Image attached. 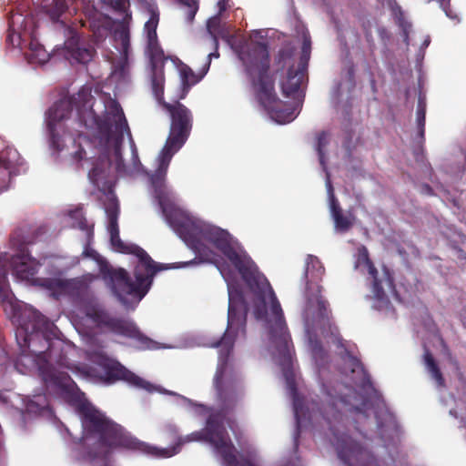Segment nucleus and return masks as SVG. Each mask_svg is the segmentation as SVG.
<instances>
[{"instance_id":"obj_37","label":"nucleus","mask_w":466,"mask_h":466,"mask_svg":"<svg viewBox=\"0 0 466 466\" xmlns=\"http://www.w3.org/2000/svg\"><path fill=\"white\" fill-rule=\"evenodd\" d=\"M100 174V169L97 167H94L88 173L89 178L92 180L94 184L98 183V177Z\"/></svg>"},{"instance_id":"obj_12","label":"nucleus","mask_w":466,"mask_h":466,"mask_svg":"<svg viewBox=\"0 0 466 466\" xmlns=\"http://www.w3.org/2000/svg\"><path fill=\"white\" fill-rule=\"evenodd\" d=\"M76 97L61 99L56 102L48 110L47 129L51 145L56 150H62L63 148L61 137L56 131L57 126H60L64 120L69 118L76 106Z\"/></svg>"},{"instance_id":"obj_8","label":"nucleus","mask_w":466,"mask_h":466,"mask_svg":"<svg viewBox=\"0 0 466 466\" xmlns=\"http://www.w3.org/2000/svg\"><path fill=\"white\" fill-rule=\"evenodd\" d=\"M77 410L81 415L84 429L90 434L97 435L99 444L104 447L137 451L155 458H169L178 453L185 442L181 437H177L176 444L171 447L152 446L133 437L89 402L79 404Z\"/></svg>"},{"instance_id":"obj_33","label":"nucleus","mask_w":466,"mask_h":466,"mask_svg":"<svg viewBox=\"0 0 466 466\" xmlns=\"http://www.w3.org/2000/svg\"><path fill=\"white\" fill-rule=\"evenodd\" d=\"M318 317L320 319H329L330 310L329 309V302L319 294L317 297Z\"/></svg>"},{"instance_id":"obj_13","label":"nucleus","mask_w":466,"mask_h":466,"mask_svg":"<svg viewBox=\"0 0 466 466\" xmlns=\"http://www.w3.org/2000/svg\"><path fill=\"white\" fill-rule=\"evenodd\" d=\"M104 368L105 380L106 382L112 383L122 380L150 393L157 390V387L155 385L131 372L117 361L106 360L104 363Z\"/></svg>"},{"instance_id":"obj_49","label":"nucleus","mask_w":466,"mask_h":466,"mask_svg":"<svg viewBox=\"0 0 466 466\" xmlns=\"http://www.w3.org/2000/svg\"><path fill=\"white\" fill-rule=\"evenodd\" d=\"M130 141H131L132 144H134L133 138H130ZM133 146L135 147V145H133Z\"/></svg>"},{"instance_id":"obj_25","label":"nucleus","mask_w":466,"mask_h":466,"mask_svg":"<svg viewBox=\"0 0 466 466\" xmlns=\"http://www.w3.org/2000/svg\"><path fill=\"white\" fill-rule=\"evenodd\" d=\"M106 213L108 219L107 230L109 234L119 232L118 228V214L119 208L116 202H111L106 207Z\"/></svg>"},{"instance_id":"obj_6","label":"nucleus","mask_w":466,"mask_h":466,"mask_svg":"<svg viewBox=\"0 0 466 466\" xmlns=\"http://www.w3.org/2000/svg\"><path fill=\"white\" fill-rule=\"evenodd\" d=\"M109 236L114 250L124 254H133L138 258V262L134 268L135 281L131 279L127 271L124 268L105 266L101 268V273L119 300L124 302L127 296H132L140 300L149 291L155 275L168 268V267L155 262L147 252L139 246L123 242L119 232L109 234Z\"/></svg>"},{"instance_id":"obj_1","label":"nucleus","mask_w":466,"mask_h":466,"mask_svg":"<svg viewBox=\"0 0 466 466\" xmlns=\"http://www.w3.org/2000/svg\"><path fill=\"white\" fill-rule=\"evenodd\" d=\"M167 198L158 205L166 218L167 224L178 237L198 256L208 258L212 251L208 243L217 248L238 271L242 279L258 299L255 305L254 314L257 319H265L268 338L274 346L280 363L289 366L292 359L293 346L288 327L284 319L283 310L276 294L267 278L259 272L251 258L243 250L236 248L231 244L230 235L228 231L193 219L176 208L168 209Z\"/></svg>"},{"instance_id":"obj_47","label":"nucleus","mask_w":466,"mask_h":466,"mask_svg":"<svg viewBox=\"0 0 466 466\" xmlns=\"http://www.w3.org/2000/svg\"><path fill=\"white\" fill-rule=\"evenodd\" d=\"M441 345L444 349H447V345L443 339H441Z\"/></svg>"},{"instance_id":"obj_31","label":"nucleus","mask_w":466,"mask_h":466,"mask_svg":"<svg viewBox=\"0 0 466 466\" xmlns=\"http://www.w3.org/2000/svg\"><path fill=\"white\" fill-rule=\"evenodd\" d=\"M113 8L119 15H123L125 21L131 19L132 15L129 10L130 2L129 0H112Z\"/></svg>"},{"instance_id":"obj_38","label":"nucleus","mask_w":466,"mask_h":466,"mask_svg":"<svg viewBox=\"0 0 466 466\" xmlns=\"http://www.w3.org/2000/svg\"><path fill=\"white\" fill-rule=\"evenodd\" d=\"M7 275L5 270L0 271V293H4L6 289Z\"/></svg>"},{"instance_id":"obj_29","label":"nucleus","mask_w":466,"mask_h":466,"mask_svg":"<svg viewBox=\"0 0 466 466\" xmlns=\"http://www.w3.org/2000/svg\"><path fill=\"white\" fill-rule=\"evenodd\" d=\"M425 116H426V104L423 100L419 99L417 111H416V120L418 125V135L421 140H424L425 135Z\"/></svg>"},{"instance_id":"obj_26","label":"nucleus","mask_w":466,"mask_h":466,"mask_svg":"<svg viewBox=\"0 0 466 466\" xmlns=\"http://www.w3.org/2000/svg\"><path fill=\"white\" fill-rule=\"evenodd\" d=\"M313 271L316 272V278L320 279L325 272V268L317 257L309 255L306 260V268L304 272L305 279H308L309 275H311V278H314Z\"/></svg>"},{"instance_id":"obj_32","label":"nucleus","mask_w":466,"mask_h":466,"mask_svg":"<svg viewBox=\"0 0 466 466\" xmlns=\"http://www.w3.org/2000/svg\"><path fill=\"white\" fill-rule=\"evenodd\" d=\"M115 35L120 41L123 52L127 54L130 46V35L128 27L122 25L120 28L116 30Z\"/></svg>"},{"instance_id":"obj_35","label":"nucleus","mask_w":466,"mask_h":466,"mask_svg":"<svg viewBox=\"0 0 466 466\" xmlns=\"http://www.w3.org/2000/svg\"><path fill=\"white\" fill-rule=\"evenodd\" d=\"M309 51H310V41H308L305 39L303 42V45H302V55H301L300 62H299V66H301L302 65H304L305 67L307 66V62L309 57Z\"/></svg>"},{"instance_id":"obj_7","label":"nucleus","mask_w":466,"mask_h":466,"mask_svg":"<svg viewBox=\"0 0 466 466\" xmlns=\"http://www.w3.org/2000/svg\"><path fill=\"white\" fill-rule=\"evenodd\" d=\"M245 73L250 81L258 103L279 124L295 119V110L281 109L275 91V79L270 74V56L266 43L252 41L238 54Z\"/></svg>"},{"instance_id":"obj_18","label":"nucleus","mask_w":466,"mask_h":466,"mask_svg":"<svg viewBox=\"0 0 466 466\" xmlns=\"http://www.w3.org/2000/svg\"><path fill=\"white\" fill-rule=\"evenodd\" d=\"M65 48L70 58L80 64H86L92 60L95 50L83 46L77 34H73L66 42Z\"/></svg>"},{"instance_id":"obj_46","label":"nucleus","mask_w":466,"mask_h":466,"mask_svg":"<svg viewBox=\"0 0 466 466\" xmlns=\"http://www.w3.org/2000/svg\"><path fill=\"white\" fill-rule=\"evenodd\" d=\"M365 35H366L367 41H370L372 37L371 33L368 30L365 32Z\"/></svg>"},{"instance_id":"obj_42","label":"nucleus","mask_w":466,"mask_h":466,"mask_svg":"<svg viewBox=\"0 0 466 466\" xmlns=\"http://www.w3.org/2000/svg\"><path fill=\"white\" fill-rule=\"evenodd\" d=\"M313 351L315 354H318L319 352V353H322L323 352V348H322V345H321V342L319 341V340H316L313 344Z\"/></svg>"},{"instance_id":"obj_3","label":"nucleus","mask_w":466,"mask_h":466,"mask_svg":"<svg viewBox=\"0 0 466 466\" xmlns=\"http://www.w3.org/2000/svg\"><path fill=\"white\" fill-rule=\"evenodd\" d=\"M54 323L36 310L24 313L15 331L16 341L23 355H31L47 386L73 397L78 391L76 383L65 371L56 370L53 363L66 366V357L62 350L51 341Z\"/></svg>"},{"instance_id":"obj_40","label":"nucleus","mask_w":466,"mask_h":466,"mask_svg":"<svg viewBox=\"0 0 466 466\" xmlns=\"http://www.w3.org/2000/svg\"><path fill=\"white\" fill-rule=\"evenodd\" d=\"M78 228L82 230H86L87 233H88V236H93V229L92 228H89L87 227V223H86V220L85 218H82L79 222H78Z\"/></svg>"},{"instance_id":"obj_22","label":"nucleus","mask_w":466,"mask_h":466,"mask_svg":"<svg viewBox=\"0 0 466 466\" xmlns=\"http://www.w3.org/2000/svg\"><path fill=\"white\" fill-rule=\"evenodd\" d=\"M423 360L424 365L426 367V370L430 373L432 380H434L436 385L439 388H445V379L433 357L431 352L425 348L424 354H423Z\"/></svg>"},{"instance_id":"obj_20","label":"nucleus","mask_w":466,"mask_h":466,"mask_svg":"<svg viewBox=\"0 0 466 466\" xmlns=\"http://www.w3.org/2000/svg\"><path fill=\"white\" fill-rule=\"evenodd\" d=\"M164 63L165 61L157 65L154 61L151 60L153 71L151 76L152 91L157 101L162 106V108L164 107V104L167 103L164 99Z\"/></svg>"},{"instance_id":"obj_27","label":"nucleus","mask_w":466,"mask_h":466,"mask_svg":"<svg viewBox=\"0 0 466 466\" xmlns=\"http://www.w3.org/2000/svg\"><path fill=\"white\" fill-rule=\"evenodd\" d=\"M207 72L208 70L205 68L201 74L197 75L189 66H184L180 70L183 86L190 87L196 85L203 78Z\"/></svg>"},{"instance_id":"obj_5","label":"nucleus","mask_w":466,"mask_h":466,"mask_svg":"<svg viewBox=\"0 0 466 466\" xmlns=\"http://www.w3.org/2000/svg\"><path fill=\"white\" fill-rule=\"evenodd\" d=\"M79 99L84 102L83 107H77L79 125L88 130H96L98 145L105 157L115 162L118 175L127 174L126 165L122 157L124 135L131 137L130 129L120 104L109 98L105 105L103 116H99L88 102L92 99L89 93L79 92Z\"/></svg>"},{"instance_id":"obj_9","label":"nucleus","mask_w":466,"mask_h":466,"mask_svg":"<svg viewBox=\"0 0 466 466\" xmlns=\"http://www.w3.org/2000/svg\"><path fill=\"white\" fill-rule=\"evenodd\" d=\"M60 287L97 328L116 335L135 339L142 350H155L157 348V343L142 334L132 321L113 317L105 310L95 296L87 279H72L60 281Z\"/></svg>"},{"instance_id":"obj_48","label":"nucleus","mask_w":466,"mask_h":466,"mask_svg":"<svg viewBox=\"0 0 466 466\" xmlns=\"http://www.w3.org/2000/svg\"><path fill=\"white\" fill-rule=\"evenodd\" d=\"M321 289H322V287H319V293L321 292Z\"/></svg>"},{"instance_id":"obj_4","label":"nucleus","mask_w":466,"mask_h":466,"mask_svg":"<svg viewBox=\"0 0 466 466\" xmlns=\"http://www.w3.org/2000/svg\"><path fill=\"white\" fill-rule=\"evenodd\" d=\"M342 389L349 391L352 390L342 383H337L330 390L324 385V400L320 405L312 400L306 410L302 401L299 398H294L293 407L297 426L299 428L305 419L319 420V418H322L337 439L336 448L339 458L347 466H378L376 459L370 451L346 434L339 436V425L343 421L342 409L349 404L347 395L338 394Z\"/></svg>"},{"instance_id":"obj_41","label":"nucleus","mask_w":466,"mask_h":466,"mask_svg":"<svg viewBox=\"0 0 466 466\" xmlns=\"http://www.w3.org/2000/svg\"><path fill=\"white\" fill-rule=\"evenodd\" d=\"M85 156H86V152H85V150L80 147H79V149L74 153L73 157H74L76 161H81L82 159H84Z\"/></svg>"},{"instance_id":"obj_34","label":"nucleus","mask_w":466,"mask_h":466,"mask_svg":"<svg viewBox=\"0 0 466 466\" xmlns=\"http://www.w3.org/2000/svg\"><path fill=\"white\" fill-rule=\"evenodd\" d=\"M184 4L188 7L187 19L192 21L198 10V0H185Z\"/></svg>"},{"instance_id":"obj_10","label":"nucleus","mask_w":466,"mask_h":466,"mask_svg":"<svg viewBox=\"0 0 466 466\" xmlns=\"http://www.w3.org/2000/svg\"><path fill=\"white\" fill-rule=\"evenodd\" d=\"M163 109L169 114L171 119L169 134L158 157V167L150 177L154 197L161 203L167 198L165 177L169 163L187 142L193 127L191 111L179 101L165 103Z\"/></svg>"},{"instance_id":"obj_30","label":"nucleus","mask_w":466,"mask_h":466,"mask_svg":"<svg viewBox=\"0 0 466 466\" xmlns=\"http://www.w3.org/2000/svg\"><path fill=\"white\" fill-rule=\"evenodd\" d=\"M329 144V135L328 133L322 131L317 136V144H316V150L319 155V162L322 166L325 165V147Z\"/></svg>"},{"instance_id":"obj_36","label":"nucleus","mask_w":466,"mask_h":466,"mask_svg":"<svg viewBox=\"0 0 466 466\" xmlns=\"http://www.w3.org/2000/svg\"><path fill=\"white\" fill-rule=\"evenodd\" d=\"M440 5L448 17L453 20L458 19L457 14L451 10L450 0H440Z\"/></svg>"},{"instance_id":"obj_43","label":"nucleus","mask_w":466,"mask_h":466,"mask_svg":"<svg viewBox=\"0 0 466 466\" xmlns=\"http://www.w3.org/2000/svg\"><path fill=\"white\" fill-rule=\"evenodd\" d=\"M379 1L382 2V3L386 2L387 5H389V7L391 8L392 10H394L395 7L400 9V6L397 5L395 0H379Z\"/></svg>"},{"instance_id":"obj_15","label":"nucleus","mask_w":466,"mask_h":466,"mask_svg":"<svg viewBox=\"0 0 466 466\" xmlns=\"http://www.w3.org/2000/svg\"><path fill=\"white\" fill-rule=\"evenodd\" d=\"M149 18L145 23L144 32L147 36V47L150 56V60L154 61L157 65L161 64L167 60L164 51L161 48L157 34V28L159 23V12L157 7L149 5L148 7Z\"/></svg>"},{"instance_id":"obj_44","label":"nucleus","mask_w":466,"mask_h":466,"mask_svg":"<svg viewBox=\"0 0 466 466\" xmlns=\"http://www.w3.org/2000/svg\"><path fill=\"white\" fill-rule=\"evenodd\" d=\"M95 253H96V251L94 249H91L89 248H86L85 250L83 251V256L94 258L95 257Z\"/></svg>"},{"instance_id":"obj_2","label":"nucleus","mask_w":466,"mask_h":466,"mask_svg":"<svg viewBox=\"0 0 466 466\" xmlns=\"http://www.w3.org/2000/svg\"><path fill=\"white\" fill-rule=\"evenodd\" d=\"M228 328L222 338L213 344L219 348V364L215 375V385L220 400V409L211 413L203 431V440L208 442L214 451L220 456L226 466H258L251 457L240 456L238 460L236 448L224 426V420L240 401L243 392L239 382H224L228 370V358L232 352L236 336L246 333L248 304L243 294L228 289Z\"/></svg>"},{"instance_id":"obj_11","label":"nucleus","mask_w":466,"mask_h":466,"mask_svg":"<svg viewBox=\"0 0 466 466\" xmlns=\"http://www.w3.org/2000/svg\"><path fill=\"white\" fill-rule=\"evenodd\" d=\"M46 231L47 228L44 225L23 224L11 235V245L20 252L11 258L13 272L17 279L29 280L36 274L37 263L25 253V246L34 244Z\"/></svg>"},{"instance_id":"obj_23","label":"nucleus","mask_w":466,"mask_h":466,"mask_svg":"<svg viewBox=\"0 0 466 466\" xmlns=\"http://www.w3.org/2000/svg\"><path fill=\"white\" fill-rule=\"evenodd\" d=\"M28 49L26 56L31 64H45L50 58V55L45 49L44 46L35 39H31Z\"/></svg>"},{"instance_id":"obj_39","label":"nucleus","mask_w":466,"mask_h":466,"mask_svg":"<svg viewBox=\"0 0 466 466\" xmlns=\"http://www.w3.org/2000/svg\"><path fill=\"white\" fill-rule=\"evenodd\" d=\"M214 48H215V51H214V52L209 53V54H208V60L207 64L205 65V68H206L207 70H208V68H209L211 59H212L213 57H215V58L219 57L218 46L217 47L214 46Z\"/></svg>"},{"instance_id":"obj_45","label":"nucleus","mask_w":466,"mask_h":466,"mask_svg":"<svg viewBox=\"0 0 466 466\" xmlns=\"http://www.w3.org/2000/svg\"><path fill=\"white\" fill-rule=\"evenodd\" d=\"M218 6H219V14L218 15H220L223 11L226 10V3L223 0H221L218 2Z\"/></svg>"},{"instance_id":"obj_14","label":"nucleus","mask_w":466,"mask_h":466,"mask_svg":"<svg viewBox=\"0 0 466 466\" xmlns=\"http://www.w3.org/2000/svg\"><path fill=\"white\" fill-rule=\"evenodd\" d=\"M358 261L359 263L365 264L368 268V273L372 279V292L374 297L378 300H383L386 298L383 284L390 289H394V279L390 270L384 267L382 276L380 278L379 272L370 258L369 252L365 247L360 249Z\"/></svg>"},{"instance_id":"obj_16","label":"nucleus","mask_w":466,"mask_h":466,"mask_svg":"<svg viewBox=\"0 0 466 466\" xmlns=\"http://www.w3.org/2000/svg\"><path fill=\"white\" fill-rule=\"evenodd\" d=\"M328 185L330 199V212L334 220V226L338 231L347 232L354 225L355 216L351 211H348L347 214L343 213L338 199L333 194V188L330 182H329Z\"/></svg>"},{"instance_id":"obj_24","label":"nucleus","mask_w":466,"mask_h":466,"mask_svg":"<svg viewBox=\"0 0 466 466\" xmlns=\"http://www.w3.org/2000/svg\"><path fill=\"white\" fill-rule=\"evenodd\" d=\"M207 29L212 41V45L217 47L218 45V37H225L221 29V19L219 15L213 16L208 21Z\"/></svg>"},{"instance_id":"obj_28","label":"nucleus","mask_w":466,"mask_h":466,"mask_svg":"<svg viewBox=\"0 0 466 466\" xmlns=\"http://www.w3.org/2000/svg\"><path fill=\"white\" fill-rule=\"evenodd\" d=\"M19 20H24L22 15H12L9 19V29L8 35H6V42L11 44L13 46H19L21 35L20 33L15 32V23Z\"/></svg>"},{"instance_id":"obj_17","label":"nucleus","mask_w":466,"mask_h":466,"mask_svg":"<svg viewBox=\"0 0 466 466\" xmlns=\"http://www.w3.org/2000/svg\"><path fill=\"white\" fill-rule=\"evenodd\" d=\"M18 164V152L6 147L0 153V193L8 188L11 180V170Z\"/></svg>"},{"instance_id":"obj_50","label":"nucleus","mask_w":466,"mask_h":466,"mask_svg":"<svg viewBox=\"0 0 466 466\" xmlns=\"http://www.w3.org/2000/svg\"><path fill=\"white\" fill-rule=\"evenodd\" d=\"M130 141H131L132 144H134L133 138H130ZM133 146L135 147V145H133Z\"/></svg>"},{"instance_id":"obj_19","label":"nucleus","mask_w":466,"mask_h":466,"mask_svg":"<svg viewBox=\"0 0 466 466\" xmlns=\"http://www.w3.org/2000/svg\"><path fill=\"white\" fill-rule=\"evenodd\" d=\"M305 66H299L298 69L289 68L287 79L282 83V93L285 96H290L296 94L303 82L305 76Z\"/></svg>"},{"instance_id":"obj_21","label":"nucleus","mask_w":466,"mask_h":466,"mask_svg":"<svg viewBox=\"0 0 466 466\" xmlns=\"http://www.w3.org/2000/svg\"><path fill=\"white\" fill-rule=\"evenodd\" d=\"M41 9L53 23L64 24L61 17L67 11L68 4L66 0H41Z\"/></svg>"}]
</instances>
